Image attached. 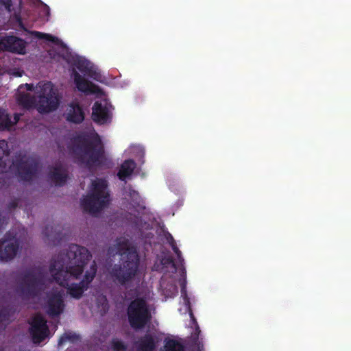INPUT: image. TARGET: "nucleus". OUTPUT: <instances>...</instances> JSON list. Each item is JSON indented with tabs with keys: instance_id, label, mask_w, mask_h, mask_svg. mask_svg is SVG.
Wrapping results in <instances>:
<instances>
[{
	"instance_id": "nucleus-10",
	"label": "nucleus",
	"mask_w": 351,
	"mask_h": 351,
	"mask_svg": "<svg viewBox=\"0 0 351 351\" xmlns=\"http://www.w3.org/2000/svg\"><path fill=\"white\" fill-rule=\"evenodd\" d=\"M29 324V333L34 343H40L48 337L49 329L46 319L41 315H36Z\"/></svg>"
},
{
	"instance_id": "nucleus-26",
	"label": "nucleus",
	"mask_w": 351,
	"mask_h": 351,
	"mask_svg": "<svg viewBox=\"0 0 351 351\" xmlns=\"http://www.w3.org/2000/svg\"><path fill=\"white\" fill-rule=\"evenodd\" d=\"M80 339V335L74 333V332H64L62 336L60 337V339H59V345H62L63 343H64L66 341H71V342H75L77 340H79Z\"/></svg>"
},
{
	"instance_id": "nucleus-32",
	"label": "nucleus",
	"mask_w": 351,
	"mask_h": 351,
	"mask_svg": "<svg viewBox=\"0 0 351 351\" xmlns=\"http://www.w3.org/2000/svg\"><path fill=\"white\" fill-rule=\"evenodd\" d=\"M166 239H167V243L169 244L170 246H171V245H173V244L176 243V242L174 240L173 236L170 233H169V232L166 235Z\"/></svg>"
},
{
	"instance_id": "nucleus-38",
	"label": "nucleus",
	"mask_w": 351,
	"mask_h": 351,
	"mask_svg": "<svg viewBox=\"0 0 351 351\" xmlns=\"http://www.w3.org/2000/svg\"><path fill=\"white\" fill-rule=\"evenodd\" d=\"M19 26L21 27V28H24L23 27V24L22 23V22L21 21H19Z\"/></svg>"
},
{
	"instance_id": "nucleus-29",
	"label": "nucleus",
	"mask_w": 351,
	"mask_h": 351,
	"mask_svg": "<svg viewBox=\"0 0 351 351\" xmlns=\"http://www.w3.org/2000/svg\"><path fill=\"white\" fill-rule=\"evenodd\" d=\"M0 3L4 5L8 11H11V8L13 5L12 0H0Z\"/></svg>"
},
{
	"instance_id": "nucleus-18",
	"label": "nucleus",
	"mask_w": 351,
	"mask_h": 351,
	"mask_svg": "<svg viewBox=\"0 0 351 351\" xmlns=\"http://www.w3.org/2000/svg\"><path fill=\"white\" fill-rule=\"evenodd\" d=\"M73 66L84 75L93 76L94 68L92 64L87 60L77 57L73 60Z\"/></svg>"
},
{
	"instance_id": "nucleus-14",
	"label": "nucleus",
	"mask_w": 351,
	"mask_h": 351,
	"mask_svg": "<svg viewBox=\"0 0 351 351\" xmlns=\"http://www.w3.org/2000/svg\"><path fill=\"white\" fill-rule=\"evenodd\" d=\"M49 176L55 185L58 186H64L68 178L67 170L61 164L51 167Z\"/></svg>"
},
{
	"instance_id": "nucleus-27",
	"label": "nucleus",
	"mask_w": 351,
	"mask_h": 351,
	"mask_svg": "<svg viewBox=\"0 0 351 351\" xmlns=\"http://www.w3.org/2000/svg\"><path fill=\"white\" fill-rule=\"evenodd\" d=\"M171 247L173 251L176 254V256L178 257V261L180 263L181 267H182V274L184 275H186V269H185V267H184V259L182 257V252L179 250V248L178 247L176 243H175L173 245H171Z\"/></svg>"
},
{
	"instance_id": "nucleus-36",
	"label": "nucleus",
	"mask_w": 351,
	"mask_h": 351,
	"mask_svg": "<svg viewBox=\"0 0 351 351\" xmlns=\"http://www.w3.org/2000/svg\"><path fill=\"white\" fill-rule=\"evenodd\" d=\"M49 227H46L45 230L43 231V234L47 238H49L51 235L48 233Z\"/></svg>"
},
{
	"instance_id": "nucleus-19",
	"label": "nucleus",
	"mask_w": 351,
	"mask_h": 351,
	"mask_svg": "<svg viewBox=\"0 0 351 351\" xmlns=\"http://www.w3.org/2000/svg\"><path fill=\"white\" fill-rule=\"evenodd\" d=\"M136 168V162L132 160H125L120 167L117 172V176L121 180H125L127 177L131 176Z\"/></svg>"
},
{
	"instance_id": "nucleus-17",
	"label": "nucleus",
	"mask_w": 351,
	"mask_h": 351,
	"mask_svg": "<svg viewBox=\"0 0 351 351\" xmlns=\"http://www.w3.org/2000/svg\"><path fill=\"white\" fill-rule=\"evenodd\" d=\"M66 119L74 123H80L84 120V112L78 103H72L70 105Z\"/></svg>"
},
{
	"instance_id": "nucleus-23",
	"label": "nucleus",
	"mask_w": 351,
	"mask_h": 351,
	"mask_svg": "<svg viewBox=\"0 0 351 351\" xmlns=\"http://www.w3.org/2000/svg\"><path fill=\"white\" fill-rule=\"evenodd\" d=\"M200 330L198 326L196 324L195 331L191 335V341L192 343L196 347L197 351H201L204 348L203 343L199 340V335L200 333Z\"/></svg>"
},
{
	"instance_id": "nucleus-24",
	"label": "nucleus",
	"mask_w": 351,
	"mask_h": 351,
	"mask_svg": "<svg viewBox=\"0 0 351 351\" xmlns=\"http://www.w3.org/2000/svg\"><path fill=\"white\" fill-rule=\"evenodd\" d=\"M31 34L38 39H45L52 43H57L58 40V38L55 36L38 31H32Z\"/></svg>"
},
{
	"instance_id": "nucleus-22",
	"label": "nucleus",
	"mask_w": 351,
	"mask_h": 351,
	"mask_svg": "<svg viewBox=\"0 0 351 351\" xmlns=\"http://www.w3.org/2000/svg\"><path fill=\"white\" fill-rule=\"evenodd\" d=\"M163 351H185V347L176 340L169 339L165 343Z\"/></svg>"
},
{
	"instance_id": "nucleus-30",
	"label": "nucleus",
	"mask_w": 351,
	"mask_h": 351,
	"mask_svg": "<svg viewBox=\"0 0 351 351\" xmlns=\"http://www.w3.org/2000/svg\"><path fill=\"white\" fill-rule=\"evenodd\" d=\"M129 196L134 201L137 200L140 198L139 193L134 190V189H130L129 190Z\"/></svg>"
},
{
	"instance_id": "nucleus-16",
	"label": "nucleus",
	"mask_w": 351,
	"mask_h": 351,
	"mask_svg": "<svg viewBox=\"0 0 351 351\" xmlns=\"http://www.w3.org/2000/svg\"><path fill=\"white\" fill-rule=\"evenodd\" d=\"M156 344V336L150 333H145L136 342L137 351H155Z\"/></svg>"
},
{
	"instance_id": "nucleus-5",
	"label": "nucleus",
	"mask_w": 351,
	"mask_h": 351,
	"mask_svg": "<svg viewBox=\"0 0 351 351\" xmlns=\"http://www.w3.org/2000/svg\"><path fill=\"white\" fill-rule=\"evenodd\" d=\"M38 96H31L29 93L19 98V104L27 109L36 108L40 113L53 112L60 106V97L52 82L39 83Z\"/></svg>"
},
{
	"instance_id": "nucleus-9",
	"label": "nucleus",
	"mask_w": 351,
	"mask_h": 351,
	"mask_svg": "<svg viewBox=\"0 0 351 351\" xmlns=\"http://www.w3.org/2000/svg\"><path fill=\"white\" fill-rule=\"evenodd\" d=\"M20 250V241L10 232L6 233L0 240V261L13 259Z\"/></svg>"
},
{
	"instance_id": "nucleus-34",
	"label": "nucleus",
	"mask_w": 351,
	"mask_h": 351,
	"mask_svg": "<svg viewBox=\"0 0 351 351\" xmlns=\"http://www.w3.org/2000/svg\"><path fill=\"white\" fill-rule=\"evenodd\" d=\"M181 291H182V295H184V294H185V295H185V300H188V302H190L189 301V298H187L186 291V287H185V285H184V284H182V290H181Z\"/></svg>"
},
{
	"instance_id": "nucleus-21",
	"label": "nucleus",
	"mask_w": 351,
	"mask_h": 351,
	"mask_svg": "<svg viewBox=\"0 0 351 351\" xmlns=\"http://www.w3.org/2000/svg\"><path fill=\"white\" fill-rule=\"evenodd\" d=\"M160 263L162 266V269L165 273L171 272L176 273L177 271V266L171 256H165L160 259Z\"/></svg>"
},
{
	"instance_id": "nucleus-33",
	"label": "nucleus",
	"mask_w": 351,
	"mask_h": 351,
	"mask_svg": "<svg viewBox=\"0 0 351 351\" xmlns=\"http://www.w3.org/2000/svg\"><path fill=\"white\" fill-rule=\"evenodd\" d=\"M5 223V218L2 217L0 214V232L3 228L4 223Z\"/></svg>"
},
{
	"instance_id": "nucleus-11",
	"label": "nucleus",
	"mask_w": 351,
	"mask_h": 351,
	"mask_svg": "<svg viewBox=\"0 0 351 351\" xmlns=\"http://www.w3.org/2000/svg\"><path fill=\"white\" fill-rule=\"evenodd\" d=\"M25 49V41L15 36H7L0 38V49L5 51L24 54Z\"/></svg>"
},
{
	"instance_id": "nucleus-37",
	"label": "nucleus",
	"mask_w": 351,
	"mask_h": 351,
	"mask_svg": "<svg viewBox=\"0 0 351 351\" xmlns=\"http://www.w3.org/2000/svg\"><path fill=\"white\" fill-rule=\"evenodd\" d=\"M27 89L28 90H32V84H27Z\"/></svg>"
},
{
	"instance_id": "nucleus-39",
	"label": "nucleus",
	"mask_w": 351,
	"mask_h": 351,
	"mask_svg": "<svg viewBox=\"0 0 351 351\" xmlns=\"http://www.w3.org/2000/svg\"><path fill=\"white\" fill-rule=\"evenodd\" d=\"M101 299H102L104 302H106V304H107V302H106V297H105V296H103V297H101Z\"/></svg>"
},
{
	"instance_id": "nucleus-1",
	"label": "nucleus",
	"mask_w": 351,
	"mask_h": 351,
	"mask_svg": "<svg viewBox=\"0 0 351 351\" xmlns=\"http://www.w3.org/2000/svg\"><path fill=\"white\" fill-rule=\"evenodd\" d=\"M90 257L91 254L86 247L71 244L66 252L59 254L50 265V273L54 280L66 289L73 298L80 299L96 276L97 266L94 261L79 283L69 282L71 278L78 279L81 276Z\"/></svg>"
},
{
	"instance_id": "nucleus-4",
	"label": "nucleus",
	"mask_w": 351,
	"mask_h": 351,
	"mask_svg": "<svg viewBox=\"0 0 351 351\" xmlns=\"http://www.w3.org/2000/svg\"><path fill=\"white\" fill-rule=\"evenodd\" d=\"M125 251L121 253V262L114 263L108 271V274L115 284L128 288L133 282L140 268V256L134 247L125 243Z\"/></svg>"
},
{
	"instance_id": "nucleus-15",
	"label": "nucleus",
	"mask_w": 351,
	"mask_h": 351,
	"mask_svg": "<svg viewBox=\"0 0 351 351\" xmlns=\"http://www.w3.org/2000/svg\"><path fill=\"white\" fill-rule=\"evenodd\" d=\"M92 118L93 121L99 124H105L110 119V114L108 107L102 103L96 101L93 106Z\"/></svg>"
},
{
	"instance_id": "nucleus-25",
	"label": "nucleus",
	"mask_w": 351,
	"mask_h": 351,
	"mask_svg": "<svg viewBox=\"0 0 351 351\" xmlns=\"http://www.w3.org/2000/svg\"><path fill=\"white\" fill-rule=\"evenodd\" d=\"M12 312V307L10 305L3 306L0 308V323L9 321Z\"/></svg>"
},
{
	"instance_id": "nucleus-31",
	"label": "nucleus",
	"mask_w": 351,
	"mask_h": 351,
	"mask_svg": "<svg viewBox=\"0 0 351 351\" xmlns=\"http://www.w3.org/2000/svg\"><path fill=\"white\" fill-rule=\"evenodd\" d=\"M21 116V114L20 113H15L14 114V119H12V128L14 127L17 123V122L20 121Z\"/></svg>"
},
{
	"instance_id": "nucleus-35",
	"label": "nucleus",
	"mask_w": 351,
	"mask_h": 351,
	"mask_svg": "<svg viewBox=\"0 0 351 351\" xmlns=\"http://www.w3.org/2000/svg\"><path fill=\"white\" fill-rule=\"evenodd\" d=\"M9 207L10 208H13V209L17 208V202L16 201H13V202H10L9 204Z\"/></svg>"
},
{
	"instance_id": "nucleus-8",
	"label": "nucleus",
	"mask_w": 351,
	"mask_h": 351,
	"mask_svg": "<svg viewBox=\"0 0 351 351\" xmlns=\"http://www.w3.org/2000/svg\"><path fill=\"white\" fill-rule=\"evenodd\" d=\"M44 284L43 273L36 274L34 269H29L23 274L20 290L23 295L34 298L40 293Z\"/></svg>"
},
{
	"instance_id": "nucleus-28",
	"label": "nucleus",
	"mask_w": 351,
	"mask_h": 351,
	"mask_svg": "<svg viewBox=\"0 0 351 351\" xmlns=\"http://www.w3.org/2000/svg\"><path fill=\"white\" fill-rule=\"evenodd\" d=\"M112 348L114 351H125L127 346L120 339H113L112 341Z\"/></svg>"
},
{
	"instance_id": "nucleus-3",
	"label": "nucleus",
	"mask_w": 351,
	"mask_h": 351,
	"mask_svg": "<svg viewBox=\"0 0 351 351\" xmlns=\"http://www.w3.org/2000/svg\"><path fill=\"white\" fill-rule=\"evenodd\" d=\"M72 154L78 163L91 170L105 166V146L99 134H83L74 139Z\"/></svg>"
},
{
	"instance_id": "nucleus-40",
	"label": "nucleus",
	"mask_w": 351,
	"mask_h": 351,
	"mask_svg": "<svg viewBox=\"0 0 351 351\" xmlns=\"http://www.w3.org/2000/svg\"><path fill=\"white\" fill-rule=\"evenodd\" d=\"M191 318L193 319V320H195V319H194V317H193V314H192L191 311Z\"/></svg>"
},
{
	"instance_id": "nucleus-12",
	"label": "nucleus",
	"mask_w": 351,
	"mask_h": 351,
	"mask_svg": "<svg viewBox=\"0 0 351 351\" xmlns=\"http://www.w3.org/2000/svg\"><path fill=\"white\" fill-rule=\"evenodd\" d=\"M64 308V304L61 294L55 293L48 295L45 308L49 317H58L62 314Z\"/></svg>"
},
{
	"instance_id": "nucleus-6",
	"label": "nucleus",
	"mask_w": 351,
	"mask_h": 351,
	"mask_svg": "<svg viewBox=\"0 0 351 351\" xmlns=\"http://www.w3.org/2000/svg\"><path fill=\"white\" fill-rule=\"evenodd\" d=\"M107 189L106 180L96 178L92 181L90 192L81 202L84 211L95 215L105 208L110 202V195Z\"/></svg>"
},
{
	"instance_id": "nucleus-7",
	"label": "nucleus",
	"mask_w": 351,
	"mask_h": 351,
	"mask_svg": "<svg viewBox=\"0 0 351 351\" xmlns=\"http://www.w3.org/2000/svg\"><path fill=\"white\" fill-rule=\"evenodd\" d=\"M128 322L132 328L142 329L151 319L146 300L136 298L129 304L127 309Z\"/></svg>"
},
{
	"instance_id": "nucleus-13",
	"label": "nucleus",
	"mask_w": 351,
	"mask_h": 351,
	"mask_svg": "<svg viewBox=\"0 0 351 351\" xmlns=\"http://www.w3.org/2000/svg\"><path fill=\"white\" fill-rule=\"evenodd\" d=\"M72 77L76 88L81 93H84L85 94H93V93H96L97 86L93 82L85 79L75 70H73Z\"/></svg>"
},
{
	"instance_id": "nucleus-2",
	"label": "nucleus",
	"mask_w": 351,
	"mask_h": 351,
	"mask_svg": "<svg viewBox=\"0 0 351 351\" xmlns=\"http://www.w3.org/2000/svg\"><path fill=\"white\" fill-rule=\"evenodd\" d=\"M9 155L8 143L0 141V173H10L21 182H32L38 171V160L23 151L15 152L11 159H5Z\"/></svg>"
},
{
	"instance_id": "nucleus-20",
	"label": "nucleus",
	"mask_w": 351,
	"mask_h": 351,
	"mask_svg": "<svg viewBox=\"0 0 351 351\" xmlns=\"http://www.w3.org/2000/svg\"><path fill=\"white\" fill-rule=\"evenodd\" d=\"M12 129V116L8 110L0 108V131Z\"/></svg>"
}]
</instances>
